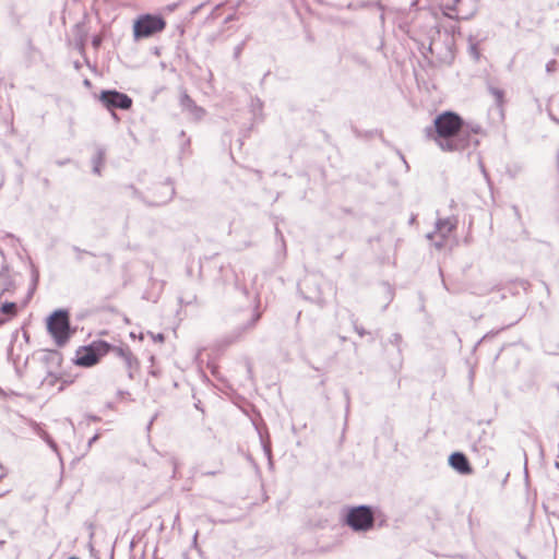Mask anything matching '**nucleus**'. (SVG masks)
I'll return each mask as SVG.
<instances>
[{"instance_id": "f257e3e1", "label": "nucleus", "mask_w": 559, "mask_h": 559, "mask_svg": "<svg viewBox=\"0 0 559 559\" xmlns=\"http://www.w3.org/2000/svg\"><path fill=\"white\" fill-rule=\"evenodd\" d=\"M433 126L426 129L427 136L443 152H459L478 145L476 135L480 133L481 127L466 124L456 112L444 111L438 115Z\"/></svg>"}, {"instance_id": "f03ea898", "label": "nucleus", "mask_w": 559, "mask_h": 559, "mask_svg": "<svg viewBox=\"0 0 559 559\" xmlns=\"http://www.w3.org/2000/svg\"><path fill=\"white\" fill-rule=\"evenodd\" d=\"M47 329L58 346H63L75 333L70 326L69 312L63 309L56 310L48 319Z\"/></svg>"}, {"instance_id": "7ed1b4c3", "label": "nucleus", "mask_w": 559, "mask_h": 559, "mask_svg": "<svg viewBox=\"0 0 559 559\" xmlns=\"http://www.w3.org/2000/svg\"><path fill=\"white\" fill-rule=\"evenodd\" d=\"M480 0H440V9L449 19L468 20L473 17Z\"/></svg>"}, {"instance_id": "20e7f679", "label": "nucleus", "mask_w": 559, "mask_h": 559, "mask_svg": "<svg viewBox=\"0 0 559 559\" xmlns=\"http://www.w3.org/2000/svg\"><path fill=\"white\" fill-rule=\"evenodd\" d=\"M110 352V344L105 341H94L88 346L82 347L76 352L75 364L82 367H92L99 359Z\"/></svg>"}, {"instance_id": "39448f33", "label": "nucleus", "mask_w": 559, "mask_h": 559, "mask_svg": "<svg viewBox=\"0 0 559 559\" xmlns=\"http://www.w3.org/2000/svg\"><path fill=\"white\" fill-rule=\"evenodd\" d=\"M345 523L355 532L370 531L374 524V516L371 508L368 506L349 508Z\"/></svg>"}, {"instance_id": "423d86ee", "label": "nucleus", "mask_w": 559, "mask_h": 559, "mask_svg": "<svg viewBox=\"0 0 559 559\" xmlns=\"http://www.w3.org/2000/svg\"><path fill=\"white\" fill-rule=\"evenodd\" d=\"M166 22L159 15L144 14L134 23L133 33L135 38H146L165 29Z\"/></svg>"}, {"instance_id": "0eeeda50", "label": "nucleus", "mask_w": 559, "mask_h": 559, "mask_svg": "<svg viewBox=\"0 0 559 559\" xmlns=\"http://www.w3.org/2000/svg\"><path fill=\"white\" fill-rule=\"evenodd\" d=\"M99 102L102 105L111 112L114 119H118L116 109L128 110L132 106V98L116 90L102 91L99 94Z\"/></svg>"}, {"instance_id": "6e6552de", "label": "nucleus", "mask_w": 559, "mask_h": 559, "mask_svg": "<svg viewBox=\"0 0 559 559\" xmlns=\"http://www.w3.org/2000/svg\"><path fill=\"white\" fill-rule=\"evenodd\" d=\"M457 218L447 217L440 218L436 222V230L429 233L427 238L429 240H433V245L436 248L441 249L444 246L445 240L450 236V234L456 228Z\"/></svg>"}, {"instance_id": "1a4fd4ad", "label": "nucleus", "mask_w": 559, "mask_h": 559, "mask_svg": "<svg viewBox=\"0 0 559 559\" xmlns=\"http://www.w3.org/2000/svg\"><path fill=\"white\" fill-rule=\"evenodd\" d=\"M109 354H112L115 357L121 359L124 362V365L129 371V377L132 378L133 377L132 372L139 368V360L133 355V353L131 352L129 346H127V345H122V346L110 345Z\"/></svg>"}, {"instance_id": "9d476101", "label": "nucleus", "mask_w": 559, "mask_h": 559, "mask_svg": "<svg viewBox=\"0 0 559 559\" xmlns=\"http://www.w3.org/2000/svg\"><path fill=\"white\" fill-rule=\"evenodd\" d=\"M180 106L182 110L188 112L194 120H200L205 115V110L198 106L187 92H182L180 95Z\"/></svg>"}, {"instance_id": "9b49d317", "label": "nucleus", "mask_w": 559, "mask_h": 559, "mask_svg": "<svg viewBox=\"0 0 559 559\" xmlns=\"http://www.w3.org/2000/svg\"><path fill=\"white\" fill-rule=\"evenodd\" d=\"M449 463L454 469H456L461 474H471L472 473V467L468 463V460L466 459V456L463 453L455 452V453L451 454L450 459H449Z\"/></svg>"}, {"instance_id": "f8f14e48", "label": "nucleus", "mask_w": 559, "mask_h": 559, "mask_svg": "<svg viewBox=\"0 0 559 559\" xmlns=\"http://www.w3.org/2000/svg\"><path fill=\"white\" fill-rule=\"evenodd\" d=\"M154 191L160 192L163 198L154 200L153 204L162 205L167 203L174 197L175 189L170 182H162L154 187Z\"/></svg>"}, {"instance_id": "ddd939ff", "label": "nucleus", "mask_w": 559, "mask_h": 559, "mask_svg": "<svg viewBox=\"0 0 559 559\" xmlns=\"http://www.w3.org/2000/svg\"><path fill=\"white\" fill-rule=\"evenodd\" d=\"M489 93L495 99L496 105L502 110L504 106V92L503 90L496 87V86H489Z\"/></svg>"}, {"instance_id": "4468645a", "label": "nucleus", "mask_w": 559, "mask_h": 559, "mask_svg": "<svg viewBox=\"0 0 559 559\" xmlns=\"http://www.w3.org/2000/svg\"><path fill=\"white\" fill-rule=\"evenodd\" d=\"M35 431L36 433L49 445L51 450L55 452L58 451L57 443L52 440V438L43 429L39 427V425L35 424Z\"/></svg>"}, {"instance_id": "2eb2a0df", "label": "nucleus", "mask_w": 559, "mask_h": 559, "mask_svg": "<svg viewBox=\"0 0 559 559\" xmlns=\"http://www.w3.org/2000/svg\"><path fill=\"white\" fill-rule=\"evenodd\" d=\"M0 312L7 316L10 320L14 318L17 313V307L15 302H4L0 307Z\"/></svg>"}, {"instance_id": "dca6fc26", "label": "nucleus", "mask_w": 559, "mask_h": 559, "mask_svg": "<svg viewBox=\"0 0 559 559\" xmlns=\"http://www.w3.org/2000/svg\"><path fill=\"white\" fill-rule=\"evenodd\" d=\"M260 317H261V313L255 311L252 314L250 321L242 328V332L245 333L246 331L253 329L254 325L257 324V322L259 321Z\"/></svg>"}, {"instance_id": "f3484780", "label": "nucleus", "mask_w": 559, "mask_h": 559, "mask_svg": "<svg viewBox=\"0 0 559 559\" xmlns=\"http://www.w3.org/2000/svg\"><path fill=\"white\" fill-rule=\"evenodd\" d=\"M104 162V152L103 151H98L97 153V157L95 159V165H94V171L99 175L100 174V165L103 164Z\"/></svg>"}, {"instance_id": "a211bd4d", "label": "nucleus", "mask_w": 559, "mask_h": 559, "mask_svg": "<svg viewBox=\"0 0 559 559\" xmlns=\"http://www.w3.org/2000/svg\"><path fill=\"white\" fill-rule=\"evenodd\" d=\"M354 329H355L356 333H357L360 337H362V336H365V335H367V334H368V332H367L362 326H360V325L355 324V325H354Z\"/></svg>"}, {"instance_id": "6ab92c4d", "label": "nucleus", "mask_w": 559, "mask_h": 559, "mask_svg": "<svg viewBox=\"0 0 559 559\" xmlns=\"http://www.w3.org/2000/svg\"><path fill=\"white\" fill-rule=\"evenodd\" d=\"M151 336H152L153 341H155V342H160L162 343L165 340V336L162 333H157V334L151 333Z\"/></svg>"}, {"instance_id": "aec40b11", "label": "nucleus", "mask_w": 559, "mask_h": 559, "mask_svg": "<svg viewBox=\"0 0 559 559\" xmlns=\"http://www.w3.org/2000/svg\"><path fill=\"white\" fill-rule=\"evenodd\" d=\"M100 43H102V38L99 36H95L93 37L92 39V44L95 48H98L100 46Z\"/></svg>"}, {"instance_id": "412c9836", "label": "nucleus", "mask_w": 559, "mask_h": 559, "mask_svg": "<svg viewBox=\"0 0 559 559\" xmlns=\"http://www.w3.org/2000/svg\"><path fill=\"white\" fill-rule=\"evenodd\" d=\"M392 342L396 345H399L402 342V336L397 333L392 335Z\"/></svg>"}, {"instance_id": "4be33fe9", "label": "nucleus", "mask_w": 559, "mask_h": 559, "mask_svg": "<svg viewBox=\"0 0 559 559\" xmlns=\"http://www.w3.org/2000/svg\"><path fill=\"white\" fill-rule=\"evenodd\" d=\"M98 438H99V435H98V433L94 435V436L88 440V442H87V447H88V448H91V447H92V444L98 440Z\"/></svg>"}, {"instance_id": "5701e85b", "label": "nucleus", "mask_w": 559, "mask_h": 559, "mask_svg": "<svg viewBox=\"0 0 559 559\" xmlns=\"http://www.w3.org/2000/svg\"><path fill=\"white\" fill-rule=\"evenodd\" d=\"M10 319L0 312V325L7 323Z\"/></svg>"}, {"instance_id": "b1692460", "label": "nucleus", "mask_w": 559, "mask_h": 559, "mask_svg": "<svg viewBox=\"0 0 559 559\" xmlns=\"http://www.w3.org/2000/svg\"><path fill=\"white\" fill-rule=\"evenodd\" d=\"M217 473H218L217 471H207V472H204L203 475H205V476H214Z\"/></svg>"}, {"instance_id": "393cba45", "label": "nucleus", "mask_w": 559, "mask_h": 559, "mask_svg": "<svg viewBox=\"0 0 559 559\" xmlns=\"http://www.w3.org/2000/svg\"><path fill=\"white\" fill-rule=\"evenodd\" d=\"M554 64H555V61L549 62L547 64V71H551Z\"/></svg>"}, {"instance_id": "a878e982", "label": "nucleus", "mask_w": 559, "mask_h": 559, "mask_svg": "<svg viewBox=\"0 0 559 559\" xmlns=\"http://www.w3.org/2000/svg\"><path fill=\"white\" fill-rule=\"evenodd\" d=\"M556 159H557V166H558V169H559V147H558Z\"/></svg>"}, {"instance_id": "bb28decb", "label": "nucleus", "mask_w": 559, "mask_h": 559, "mask_svg": "<svg viewBox=\"0 0 559 559\" xmlns=\"http://www.w3.org/2000/svg\"><path fill=\"white\" fill-rule=\"evenodd\" d=\"M240 50H241V47H240V46H239V47H237V49H236V56H238V55H239Z\"/></svg>"}, {"instance_id": "cd10ccee", "label": "nucleus", "mask_w": 559, "mask_h": 559, "mask_svg": "<svg viewBox=\"0 0 559 559\" xmlns=\"http://www.w3.org/2000/svg\"><path fill=\"white\" fill-rule=\"evenodd\" d=\"M555 466H556L557 468H559V460H558V459H557V461H556V463H555Z\"/></svg>"}]
</instances>
